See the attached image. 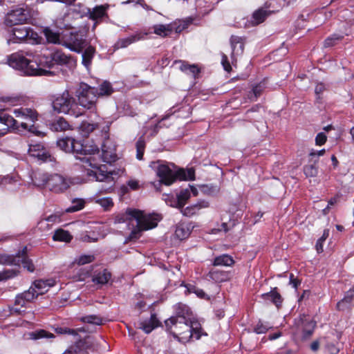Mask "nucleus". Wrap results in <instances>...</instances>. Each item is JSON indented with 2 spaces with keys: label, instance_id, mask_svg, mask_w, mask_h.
I'll list each match as a JSON object with an SVG mask.
<instances>
[{
  "label": "nucleus",
  "instance_id": "obj_42",
  "mask_svg": "<svg viewBox=\"0 0 354 354\" xmlns=\"http://www.w3.org/2000/svg\"><path fill=\"white\" fill-rule=\"evenodd\" d=\"M97 90V97L100 96L110 95L113 92V88L110 82L104 81Z\"/></svg>",
  "mask_w": 354,
  "mask_h": 354
},
{
  "label": "nucleus",
  "instance_id": "obj_14",
  "mask_svg": "<svg viewBox=\"0 0 354 354\" xmlns=\"http://www.w3.org/2000/svg\"><path fill=\"white\" fill-rule=\"evenodd\" d=\"M26 251L27 248L24 247L23 250L19 252L15 256L1 254L0 255V263L17 266L21 264L24 268L32 272L35 270V266L32 260L27 257Z\"/></svg>",
  "mask_w": 354,
  "mask_h": 354
},
{
  "label": "nucleus",
  "instance_id": "obj_57",
  "mask_svg": "<svg viewBox=\"0 0 354 354\" xmlns=\"http://www.w3.org/2000/svg\"><path fill=\"white\" fill-rule=\"evenodd\" d=\"M265 88L264 82H261L259 84H257L252 88V93L254 95V99H257L261 93L262 91Z\"/></svg>",
  "mask_w": 354,
  "mask_h": 354
},
{
  "label": "nucleus",
  "instance_id": "obj_45",
  "mask_svg": "<svg viewBox=\"0 0 354 354\" xmlns=\"http://www.w3.org/2000/svg\"><path fill=\"white\" fill-rule=\"evenodd\" d=\"M98 127H99L98 122H96L95 123H89L87 122H83L80 127V131L83 136H87L94 129H95Z\"/></svg>",
  "mask_w": 354,
  "mask_h": 354
},
{
  "label": "nucleus",
  "instance_id": "obj_47",
  "mask_svg": "<svg viewBox=\"0 0 354 354\" xmlns=\"http://www.w3.org/2000/svg\"><path fill=\"white\" fill-rule=\"evenodd\" d=\"M57 334L68 335L74 337V340L77 341L79 339L78 330L72 329L67 327H57L55 329Z\"/></svg>",
  "mask_w": 354,
  "mask_h": 354
},
{
  "label": "nucleus",
  "instance_id": "obj_60",
  "mask_svg": "<svg viewBox=\"0 0 354 354\" xmlns=\"http://www.w3.org/2000/svg\"><path fill=\"white\" fill-rule=\"evenodd\" d=\"M221 64L224 70L227 72H230L232 70V66L228 61L227 55L222 54Z\"/></svg>",
  "mask_w": 354,
  "mask_h": 354
},
{
  "label": "nucleus",
  "instance_id": "obj_39",
  "mask_svg": "<svg viewBox=\"0 0 354 354\" xmlns=\"http://www.w3.org/2000/svg\"><path fill=\"white\" fill-rule=\"evenodd\" d=\"M50 129L54 131H64L70 129V124L64 118H59L50 124Z\"/></svg>",
  "mask_w": 354,
  "mask_h": 354
},
{
  "label": "nucleus",
  "instance_id": "obj_6",
  "mask_svg": "<svg viewBox=\"0 0 354 354\" xmlns=\"http://www.w3.org/2000/svg\"><path fill=\"white\" fill-rule=\"evenodd\" d=\"M32 183L37 187L47 188L55 193L65 192L70 187V180L57 174L36 171L31 176Z\"/></svg>",
  "mask_w": 354,
  "mask_h": 354
},
{
  "label": "nucleus",
  "instance_id": "obj_34",
  "mask_svg": "<svg viewBox=\"0 0 354 354\" xmlns=\"http://www.w3.org/2000/svg\"><path fill=\"white\" fill-rule=\"evenodd\" d=\"M192 229L191 225H178L175 230V236L180 240H184L189 236Z\"/></svg>",
  "mask_w": 354,
  "mask_h": 354
},
{
  "label": "nucleus",
  "instance_id": "obj_49",
  "mask_svg": "<svg viewBox=\"0 0 354 354\" xmlns=\"http://www.w3.org/2000/svg\"><path fill=\"white\" fill-rule=\"evenodd\" d=\"M81 321L85 323L91 324L94 325H101L102 324V319L97 315H91L82 317Z\"/></svg>",
  "mask_w": 354,
  "mask_h": 354
},
{
  "label": "nucleus",
  "instance_id": "obj_63",
  "mask_svg": "<svg viewBox=\"0 0 354 354\" xmlns=\"http://www.w3.org/2000/svg\"><path fill=\"white\" fill-rule=\"evenodd\" d=\"M267 330L268 327L262 324H258L254 328V331L257 334L265 333Z\"/></svg>",
  "mask_w": 354,
  "mask_h": 354
},
{
  "label": "nucleus",
  "instance_id": "obj_8",
  "mask_svg": "<svg viewBox=\"0 0 354 354\" xmlns=\"http://www.w3.org/2000/svg\"><path fill=\"white\" fill-rule=\"evenodd\" d=\"M116 149L115 145L113 141L110 140L109 138L105 139L102 145V154L100 156V151L95 153V156L100 158V164L99 168L100 169V172L106 175V178L99 180L100 182H106L109 183V187L104 189L105 192H109V190L114 185L115 177L113 176L115 174V171H105L103 169L105 167L101 165V162H104L106 163L111 164L115 162L118 159V156L116 154Z\"/></svg>",
  "mask_w": 354,
  "mask_h": 354
},
{
  "label": "nucleus",
  "instance_id": "obj_35",
  "mask_svg": "<svg viewBox=\"0 0 354 354\" xmlns=\"http://www.w3.org/2000/svg\"><path fill=\"white\" fill-rule=\"evenodd\" d=\"M95 53V49L91 46H88L82 53V63L87 69H88L91 64L92 59L94 57Z\"/></svg>",
  "mask_w": 354,
  "mask_h": 354
},
{
  "label": "nucleus",
  "instance_id": "obj_7",
  "mask_svg": "<svg viewBox=\"0 0 354 354\" xmlns=\"http://www.w3.org/2000/svg\"><path fill=\"white\" fill-rule=\"evenodd\" d=\"M38 61L40 62L42 75L50 73L47 68L50 69L55 65L66 66L70 70L76 66V59L60 50H56L49 55H38Z\"/></svg>",
  "mask_w": 354,
  "mask_h": 354
},
{
  "label": "nucleus",
  "instance_id": "obj_5",
  "mask_svg": "<svg viewBox=\"0 0 354 354\" xmlns=\"http://www.w3.org/2000/svg\"><path fill=\"white\" fill-rule=\"evenodd\" d=\"M127 218L136 222L134 227L129 235L130 239H137L140 237L143 231L156 227L162 219L161 215L156 213L147 214L143 211L128 209L126 212Z\"/></svg>",
  "mask_w": 354,
  "mask_h": 354
},
{
  "label": "nucleus",
  "instance_id": "obj_29",
  "mask_svg": "<svg viewBox=\"0 0 354 354\" xmlns=\"http://www.w3.org/2000/svg\"><path fill=\"white\" fill-rule=\"evenodd\" d=\"M158 326L159 321L156 315H151L149 319L140 322L138 327L148 334Z\"/></svg>",
  "mask_w": 354,
  "mask_h": 354
},
{
  "label": "nucleus",
  "instance_id": "obj_16",
  "mask_svg": "<svg viewBox=\"0 0 354 354\" xmlns=\"http://www.w3.org/2000/svg\"><path fill=\"white\" fill-rule=\"evenodd\" d=\"M35 299L36 294L32 289L30 288L17 295L11 311L19 314L21 312V308L26 307L28 304L32 302Z\"/></svg>",
  "mask_w": 354,
  "mask_h": 354
},
{
  "label": "nucleus",
  "instance_id": "obj_4",
  "mask_svg": "<svg viewBox=\"0 0 354 354\" xmlns=\"http://www.w3.org/2000/svg\"><path fill=\"white\" fill-rule=\"evenodd\" d=\"M8 64L26 75H42L38 56L30 51H19L7 57Z\"/></svg>",
  "mask_w": 354,
  "mask_h": 354
},
{
  "label": "nucleus",
  "instance_id": "obj_33",
  "mask_svg": "<svg viewBox=\"0 0 354 354\" xmlns=\"http://www.w3.org/2000/svg\"><path fill=\"white\" fill-rule=\"evenodd\" d=\"M195 21V18L193 16H190L188 17H186L185 19L179 21L178 23H171L172 25V27L174 28V31H175L177 33H179L182 32L183 30L188 28V26L194 23Z\"/></svg>",
  "mask_w": 354,
  "mask_h": 354
},
{
  "label": "nucleus",
  "instance_id": "obj_18",
  "mask_svg": "<svg viewBox=\"0 0 354 354\" xmlns=\"http://www.w3.org/2000/svg\"><path fill=\"white\" fill-rule=\"evenodd\" d=\"M55 284L56 280L54 279H39L35 280L29 288L34 290L37 299L39 295L45 294L51 287L55 286Z\"/></svg>",
  "mask_w": 354,
  "mask_h": 354
},
{
  "label": "nucleus",
  "instance_id": "obj_20",
  "mask_svg": "<svg viewBox=\"0 0 354 354\" xmlns=\"http://www.w3.org/2000/svg\"><path fill=\"white\" fill-rule=\"evenodd\" d=\"M147 35V32H136L127 37L120 38L115 42L114 46L117 49L126 48L135 42L145 39Z\"/></svg>",
  "mask_w": 354,
  "mask_h": 354
},
{
  "label": "nucleus",
  "instance_id": "obj_21",
  "mask_svg": "<svg viewBox=\"0 0 354 354\" xmlns=\"http://www.w3.org/2000/svg\"><path fill=\"white\" fill-rule=\"evenodd\" d=\"M187 3L194 6L196 10L195 19L202 17L212 10V6L205 0H187Z\"/></svg>",
  "mask_w": 354,
  "mask_h": 354
},
{
  "label": "nucleus",
  "instance_id": "obj_32",
  "mask_svg": "<svg viewBox=\"0 0 354 354\" xmlns=\"http://www.w3.org/2000/svg\"><path fill=\"white\" fill-rule=\"evenodd\" d=\"M234 263V261L230 255L221 254L216 257L213 261L214 266H232Z\"/></svg>",
  "mask_w": 354,
  "mask_h": 354
},
{
  "label": "nucleus",
  "instance_id": "obj_64",
  "mask_svg": "<svg viewBox=\"0 0 354 354\" xmlns=\"http://www.w3.org/2000/svg\"><path fill=\"white\" fill-rule=\"evenodd\" d=\"M46 221L50 223H56L61 221L60 217L56 214H52L47 217Z\"/></svg>",
  "mask_w": 354,
  "mask_h": 354
},
{
  "label": "nucleus",
  "instance_id": "obj_59",
  "mask_svg": "<svg viewBox=\"0 0 354 354\" xmlns=\"http://www.w3.org/2000/svg\"><path fill=\"white\" fill-rule=\"evenodd\" d=\"M327 137L325 133H319L315 138V144L318 146L323 145L326 141Z\"/></svg>",
  "mask_w": 354,
  "mask_h": 354
},
{
  "label": "nucleus",
  "instance_id": "obj_27",
  "mask_svg": "<svg viewBox=\"0 0 354 354\" xmlns=\"http://www.w3.org/2000/svg\"><path fill=\"white\" fill-rule=\"evenodd\" d=\"M15 115L17 118H21L24 120H29L32 122L37 120L38 114L37 111L32 109L28 108H19L13 111Z\"/></svg>",
  "mask_w": 354,
  "mask_h": 354
},
{
  "label": "nucleus",
  "instance_id": "obj_36",
  "mask_svg": "<svg viewBox=\"0 0 354 354\" xmlns=\"http://www.w3.org/2000/svg\"><path fill=\"white\" fill-rule=\"evenodd\" d=\"M111 279V273L106 270L99 272L93 275L92 281L97 285H104L109 282Z\"/></svg>",
  "mask_w": 354,
  "mask_h": 354
},
{
  "label": "nucleus",
  "instance_id": "obj_26",
  "mask_svg": "<svg viewBox=\"0 0 354 354\" xmlns=\"http://www.w3.org/2000/svg\"><path fill=\"white\" fill-rule=\"evenodd\" d=\"M208 207V202L205 201H199L196 203L187 206L185 208H181L180 212L184 216L190 217L198 214L201 209Z\"/></svg>",
  "mask_w": 354,
  "mask_h": 354
},
{
  "label": "nucleus",
  "instance_id": "obj_52",
  "mask_svg": "<svg viewBox=\"0 0 354 354\" xmlns=\"http://www.w3.org/2000/svg\"><path fill=\"white\" fill-rule=\"evenodd\" d=\"M329 235V230H324L322 236L317 240L316 243V250L317 252H323V243L326 241Z\"/></svg>",
  "mask_w": 354,
  "mask_h": 354
},
{
  "label": "nucleus",
  "instance_id": "obj_9",
  "mask_svg": "<svg viewBox=\"0 0 354 354\" xmlns=\"http://www.w3.org/2000/svg\"><path fill=\"white\" fill-rule=\"evenodd\" d=\"M52 109L57 113L68 114L75 118L84 114V112L75 103V99L68 91L52 97Z\"/></svg>",
  "mask_w": 354,
  "mask_h": 354
},
{
  "label": "nucleus",
  "instance_id": "obj_55",
  "mask_svg": "<svg viewBox=\"0 0 354 354\" xmlns=\"http://www.w3.org/2000/svg\"><path fill=\"white\" fill-rule=\"evenodd\" d=\"M96 203L101 205L105 209H108L109 207H112L113 203L112 199L109 197H105L102 198H99L95 201Z\"/></svg>",
  "mask_w": 354,
  "mask_h": 354
},
{
  "label": "nucleus",
  "instance_id": "obj_23",
  "mask_svg": "<svg viewBox=\"0 0 354 354\" xmlns=\"http://www.w3.org/2000/svg\"><path fill=\"white\" fill-rule=\"evenodd\" d=\"M207 277L215 283H222L230 280L232 274L229 271L212 268L209 271Z\"/></svg>",
  "mask_w": 354,
  "mask_h": 354
},
{
  "label": "nucleus",
  "instance_id": "obj_46",
  "mask_svg": "<svg viewBox=\"0 0 354 354\" xmlns=\"http://www.w3.org/2000/svg\"><path fill=\"white\" fill-rule=\"evenodd\" d=\"M44 33L48 42L53 44H61L59 39V35L57 32H53L49 28H46L44 30Z\"/></svg>",
  "mask_w": 354,
  "mask_h": 354
},
{
  "label": "nucleus",
  "instance_id": "obj_2",
  "mask_svg": "<svg viewBox=\"0 0 354 354\" xmlns=\"http://www.w3.org/2000/svg\"><path fill=\"white\" fill-rule=\"evenodd\" d=\"M165 323L167 330L183 343L192 338L198 339L201 336V324L186 305H179L176 316L171 317Z\"/></svg>",
  "mask_w": 354,
  "mask_h": 354
},
{
  "label": "nucleus",
  "instance_id": "obj_54",
  "mask_svg": "<svg viewBox=\"0 0 354 354\" xmlns=\"http://www.w3.org/2000/svg\"><path fill=\"white\" fill-rule=\"evenodd\" d=\"M94 260V257L90 254H83L75 259V262L78 265H84L92 262Z\"/></svg>",
  "mask_w": 354,
  "mask_h": 354
},
{
  "label": "nucleus",
  "instance_id": "obj_12",
  "mask_svg": "<svg viewBox=\"0 0 354 354\" xmlns=\"http://www.w3.org/2000/svg\"><path fill=\"white\" fill-rule=\"evenodd\" d=\"M4 109V106H3L0 102V122L7 127L6 128L0 129V138L8 133L9 128H13L19 133L28 131L29 132H32L38 136L41 134V131L36 129L34 124L28 125L25 122H21L20 125H18L17 120H15L12 116L2 111Z\"/></svg>",
  "mask_w": 354,
  "mask_h": 354
},
{
  "label": "nucleus",
  "instance_id": "obj_40",
  "mask_svg": "<svg viewBox=\"0 0 354 354\" xmlns=\"http://www.w3.org/2000/svg\"><path fill=\"white\" fill-rule=\"evenodd\" d=\"M177 201L172 203L173 205H178V206L181 208L184 207L186 202L191 197L190 194V190L189 188H186L184 189H182L177 195Z\"/></svg>",
  "mask_w": 354,
  "mask_h": 354
},
{
  "label": "nucleus",
  "instance_id": "obj_44",
  "mask_svg": "<svg viewBox=\"0 0 354 354\" xmlns=\"http://www.w3.org/2000/svg\"><path fill=\"white\" fill-rule=\"evenodd\" d=\"M85 201L82 198H75L72 201L71 205L65 209L67 213L75 212L84 207Z\"/></svg>",
  "mask_w": 354,
  "mask_h": 354
},
{
  "label": "nucleus",
  "instance_id": "obj_43",
  "mask_svg": "<svg viewBox=\"0 0 354 354\" xmlns=\"http://www.w3.org/2000/svg\"><path fill=\"white\" fill-rule=\"evenodd\" d=\"M54 241L69 242L72 239L71 234L63 229H58L53 236Z\"/></svg>",
  "mask_w": 354,
  "mask_h": 354
},
{
  "label": "nucleus",
  "instance_id": "obj_41",
  "mask_svg": "<svg viewBox=\"0 0 354 354\" xmlns=\"http://www.w3.org/2000/svg\"><path fill=\"white\" fill-rule=\"evenodd\" d=\"M270 12H268L263 8H260L254 12L252 17V22L254 25H258L262 23L265 19L268 16Z\"/></svg>",
  "mask_w": 354,
  "mask_h": 354
},
{
  "label": "nucleus",
  "instance_id": "obj_1",
  "mask_svg": "<svg viewBox=\"0 0 354 354\" xmlns=\"http://www.w3.org/2000/svg\"><path fill=\"white\" fill-rule=\"evenodd\" d=\"M57 147L66 153H72L79 159L84 168L86 175L91 179L102 180L106 179V175L100 172L99 168L100 158L95 156L98 151V147L93 144H84L81 140L72 137L59 138Z\"/></svg>",
  "mask_w": 354,
  "mask_h": 354
},
{
  "label": "nucleus",
  "instance_id": "obj_28",
  "mask_svg": "<svg viewBox=\"0 0 354 354\" xmlns=\"http://www.w3.org/2000/svg\"><path fill=\"white\" fill-rule=\"evenodd\" d=\"M175 64L176 65H178V68L182 72L185 73L187 75H190L194 78L200 73V69L196 64H189L188 63L182 60L176 61Z\"/></svg>",
  "mask_w": 354,
  "mask_h": 354
},
{
  "label": "nucleus",
  "instance_id": "obj_61",
  "mask_svg": "<svg viewBox=\"0 0 354 354\" xmlns=\"http://www.w3.org/2000/svg\"><path fill=\"white\" fill-rule=\"evenodd\" d=\"M76 0H35L36 4H41L44 3L46 1H55V2H59L64 3L66 5H71L73 4Z\"/></svg>",
  "mask_w": 354,
  "mask_h": 354
},
{
  "label": "nucleus",
  "instance_id": "obj_51",
  "mask_svg": "<svg viewBox=\"0 0 354 354\" xmlns=\"http://www.w3.org/2000/svg\"><path fill=\"white\" fill-rule=\"evenodd\" d=\"M343 38L342 35L339 34H333L331 36L327 37L324 41L325 47H330L335 45L337 41H340Z\"/></svg>",
  "mask_w": 354,
  "mask_h": 354
},
{
  "label": "nucleus",
  "instance_id": "obj_25",
  "mask_svg": "<svg viewBox=\"0 0 354 354\" xmlns=\"http://www.w3.org/2000/svg\"><path fill=\"white\" fill-rule=\"evenodd\" d=\"M108 7V5H101L97 6L93 9L87 8V14L88 15V17L95 21L93 28L95 27L99 20H101L103 17L106 16V10Z\"/></svg>",
  "mask_w": 354,
  "mask_h": 354
},
{
  "label": "nucleus",
  "instance_id": "obj_19",
  "mask_svg": "<svg viewBox=\"0 0 354 354\" xmlns=\"http://www.w3.org/2000/svg\"><path fill=\"white\" fill-rule=\"evenodd\" d=\"M316 326V322L310 317L303 315L300 317L298 328L302 330L303 339H307L312 335Z\"/></svg>",
  "mask_w": 354,
  "mask_h": 354
},
{
  "label": "nucleus",
  "instance_id": "obj_15",
  "mask_svg": "<svg viewBox=\"0 0 354 354\" xmlns=\"http://www.w3.org/2000/svg\"><path fill=\"white\" fill-rule=\"evenodd\" d=\"M86 37V34L84 30L71 32L62 44L71 51L80 53L85 46Z\"/></svg>",
  "mask_w": 354,
  "mask_h": 354
},
{
  "label": "nucleus",
  "instance_id": "obj_31",
  "mask_svg": "<svg viewBox=\"0 0 354 354\" xmlns=\"http://www.w3.org/2000/svg\"><path fill=\"white\" fill-rule=\"evenodd\" d=\"M153 32L162 37L169 35L173 31L174 28L171 24H156L153 26Z\"/></svg>",
  "mask_w": 354,
  "mask_h": 354
},
{
  "label": "nucleus",
  "instance_id": "obj_22",
  "mask_svg": "<svg viewBox=\"0 0 354 354\" xmlns=\"http://www.w3.org/2000/svg\"><path fill=\"white\" fill-rule=\"evenodd\" d=\"M232 46V62L234 64L236 62V57L242 55L244 49L243 38L239 36L232 35L230 38Z\"/></svg>",
  "mask_w": 354,
  "mask_h": 354
},
{
  "label": "nucleus",
  "instance_id": "obj_38",
  "mask_svg": "<svg viewBox=\"0 0 354 354\" xmlns=\"http://www.w3.org/2000/svg\"><path fill=\"white\" fill-rule=\"evenodd\" d=\"M262 297L266 301H271L277 307H279L282 302L281 295L275 290V289L271 290L269 292L263 294Z\"/></svg>",
  "mask_w": 354,
  "mask_h": 354
},
{
  "label": "nucleus",
  "instance_id": "obj_48",
  "mask_svg": "<svg viewBox=\"0 0 354 354\" xmlns=\"http://www.w3.org/2000/svg\"><path fill=\"white\" fill-rule=\"evenodd\" d=\"M19 270L16 269H7L0 272V282L16 277Z\"/></svg>",
  "mask_w": 354,
  "mask_h": 354
},
{
  "label": "nucleus",
  "instance_id": "obj_37",
  "mask_svg": "<svg viewBox=\"0 0 354 354\" xmlns=\"http://www.w3.org/2000/svg\"><path fill=\"white\" fill-rule=\"evenodd\" d=\"M354 298V286L345 292L344 298L339 301L337 304L339 310H344L352 302Z\"/></svg>",
  "mask_w": 354,
  "mask_h": 354
},
{
  "label": "nucleus",
  "instance_id": "obj_30",
  "mask_svg": "<svg viewBox=\"0 0 354 354\" xmlns=\"http://www.w3.org/2000/svg\"><path fill=\"white\" fill-rule=\"evenodd\" d=\"M26 338L31 340H37L43 338L51 339L54 338L55 335L45 330L39 329L35 331L29 332L26 335Z\"/></svg>",
  "mask_w": 354,
  "mask_h": 354
},
{
  "label": "nucleus",
  "instance_id": "obj_50",
  "mask_svg": "<svg viewBox=\"0 0 354 354\" xmlns=\"http://www.w3.org/2000/svg\"><path fill=\"white\" fill-rule=\"evenodd\" d=\"M145 147V142L144 138L140 137L136 142V158L138 160H142L144 154Z\"/></svg>",
  "mask_w": 354,
  "mask_h": 354
},
{
  "label": "nucleus",
  "instance_id": "obj_11",
  "mask_svg": "<svg viewBox=\"0 0 354 354\" xmlns=\"http://www.w3.org/2000/svg\"><path fill=\"white\" fill-rule=\"evenodd\" d=\"M42 38L32 28L22 26L14 27L10 29L7 37V44L26 42L30 44H37L41 42Z\"/></svg>",
  "mask_w": 354,
  "mask_h": 354
},
{
  "label": "nucleus",
  "instance_id": "obj_13",
  "mask_svg": "<svg viewBox=\"0 0 354 354\" xmlns=\"http://www.w3.org/2000/svg\"><path fill=\"white\" fill-rule=\"evenodd\" d=\"M35 14V11L27 6L16 8L6 14L5 24L12 26L27 23L32 19Z\"/></svg>",
  "mask_w": 354,
  "mask_h": 354
},
{
  "label": "nucleus",
  "instance_id": "obj_17",
  "mask_svg": "<svg viewBox=\"0 0 354 354\" xmlns=\"http://www.w3.org/2000/svg\"><path fill=\"white\" fill-rule=\"evenodd\" d=\"M21 185L20 178L17 174H10L0 177V186L3 189L10 192H15L19 189Z\"/></svg>",
  "mask_w": 354,
  "mask_h": 354
},
{
  "label": "nucleus",
  "instance_id": "obj_3",
  "mask_svg": "<svg viewBox=\"0 0 354 354\" xmlns=\"http://www.w3.org/2000/svg\"><path fill=\"white\" fill-rule=\"evenodd\" d=\"M149 166L160 178V182L165 185H171L177 179L183 180L195 179V171L193 168L176 170L174 164L160 160L151 162Z\"/></svg>",
  "mask_w": 354,
  "mask_h": 354
},
{
  "label": "nucleus",
  "instance_id": "obj_58",
  "mask_svg": "<svg viewBox=\"0 0 354 354\" xmlns=\"http://www.w3.org/2000/svg\"><path fill=\"white\" fill-rule=\"evenodd\" d=\"M164 196H165L164 200L168 205H169L171 207H176L178 209H180V207L178 206V205H173L172 204V203H174L177 201V197L174 198L173 196H170L168 194L164 195Z\"/></svg>",
  "mask_w": 354,
  "mask_h": 354
},
{
  "label": "nucleus",
  "instance_id": "obj_56",
  "mask_svg": "<svg viewBox=\"0 0 354 354\" xmlns=\"http://www.w3.org/2000/svg\"><path fill=\"white\" fill-rule=\"evenodd\" d=\"M88 271H86L84 269H80L77 274H75L73 277L75 281H84L88 277Z\"/></svg>",
  "mask_w": 354,
  "mask_h": 354
},
{
  "label": "nucleus",
  "instance_id": "obj_53",
  "mask_svg": "<svg viewBox=\"0 0 354 354\" xmlns=\"http://www.w3.org/2000/svg\"><path fill=\"white\" fill-rule=\"evenodd\" d=\"M304 172L306 177H315L318 174V169L314 165H306L304 167Z\"/></svg>",
  "mask_w": 354,
  "mask_h": 354
},
{
  "label": "nucleus",
  "instance_id": "obj_24",
  "mask_svg": "<svg viewBox=\"0 0 354 354\" xmlns=\"http://www.w3.org/2000/svg\"><path fill=\"white\" fill-rule=\"evenodd\" d=\"M28 153L32 157H37L43 161L50 160V155L47 152L41 144L30 145Z\"/></svg>",
  "mask_w": 354,
  "mask_h": 354
},
{
  "label": "nucleus",
  "instance_id": "obj_10",
  "mask_svg": "<svg viewBox=\"0 0 354 354\" xmlns=\"http://www.w3.org/2000/svg\"><path fill=\"white\" fill-rule=\"evenodd\" d=\"M76 97H77L79 104L86 109L91 113L90 118H97L96 100L97 90L95 87H91L87 84L81 83L76 90Z\"/></svg>",
  "mask_w": 354,
  "mask_h": 354
},
{
  "label": "nucleus",
  "instance_id": "obj_62",
  "mask_svg": "<svg viewBox=\"0 0 354 354\" xmlns=\"http://www.w3.org/2000/svg\"><path fill=\"white\" fill-rule=\"evenodd\" d=\"M326 86L322 83H319L316 85L315 92L317 96V100L321 99V94L325 91Z\"/></svg>",
  "mask_w": 354,
  "mask_h": 354
}]
</instances>
